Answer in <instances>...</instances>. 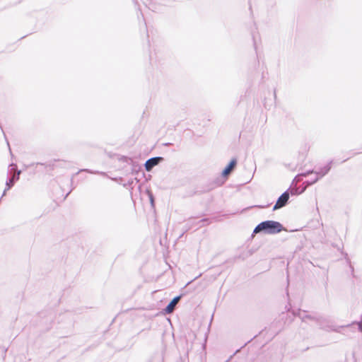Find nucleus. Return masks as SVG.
Masks as SVG:
<instances>
[{
    "label": "nucleus",
    "instance_id": "dca6fc26",
    "mask_svg": "<svg viewBox=\"0 0 362 362\" xmlns=\"http://www.w3.org/2000/svg\"><path fill=\"white\" fill-rule=\"evenodd\" d=\"M11 170H14L13 165H11Z\"/></svg>",
    "mask_w": 362,
    "mask_h": 362
},
{
    "label": "nucleus",
    "instance_id": "9d476101",
    "mask_svg": "<svg viewBox=\"0 0 362 362\" xmlns=\"http://www.w3.org/2000/svg\"><path fill=\"white\" fill-rule=\"evenodd\" d=\"M20 173H21V171H18L16 175H14L13 176V177L9 180V182L6 183L8 188H10L11 186L13 185V182L14 179H18V176H19Z\"/></svg>",
    "mask_w": 362,
    "mask_h": 362
},
{
    "label": "nucleus",
    "instance_id": "4468645a",
    "mask_svg": "<svg viewBox=\"0 0 362 362\" xmlns=\"http://www.w3.org/2000/svg\"><path fill=\"white\" fill-rule=\"evenodd\" d=\"M358 329L361 332H362V322L358 323Z\"/></svg>",
    "mask_w": 362,
    "mask_h": 362
},
{
    "label": "nucleus",
    "instance_id": "f8f14e48",
    "mask_svg": "<svg viewBox=\"0 0 362 362\" xmlns=\"http://www.w3.org/2000/svg\"><path fill=\"white\" fill-rule=\"evenodd\" d=\"M313 173V170H308L305 173H302L299 174L298 176H296V178H298V177H306Z\"/></svg>",
    "mask_w": 362,
    "mask_h": 362
},
{
    "label": "nucleus",
    "instance_id": "39448f33",
    "mask_svg": "<svg viewBox=\"0 0 362 362\" xmlns=\"http://www.w3.org/2000/svg\"><path fill=\"white\" fill-rule=\"evenodd\" d=\"M237 165V159L233 158L229 163L225 167V168L223 170L221 175L223 177H228L231 172L235 169V168Z\"/></svg>",
    "mask_w": 362,
    "mask_h": 362
},
{
    "label": "nucleus",
    "instance_id": "0eeeda50",
    "mask_svg": "<svg viewBox=\"0 0 362 362\" xmlns=\"http://www.w3.org/2000/svg\"><path fill=\"white\" fill-rule=\"evenodd\" d=\"M117 160L119 163L123 164V165L122 166L123 169L129 168L133 162L131 158L119 155L117 156Z\"/></svg>",
    "mask_w": 362,
    "mask_h": 362
},
{
    "label": "nucleus",
    "instance_id": "1a4fd4ad",
    "mask_svg": "<svg viewBox=\"0 0 362 362\" xmlns=\"http://www.w3.org/2000/svg\"><path fill=\"white\" fill-rule=\"evenodd\" d=\"M298 316L303 320H305V318H308V319H314L315 317H312L311 315H305V311H299L298 312Z\"/></svg>",
    "mask_w": 362,
    "mask_h": 362
},
{
    "label": "nucleus",
    "instance_id": "20e7f679",
    "mask_svg": "<svg viewBox=\"0 0 362 362\" xmlns=\"http://www.w3.org/2000/svg\"><path fill=\"white\" fill-rule=\"evenodd\" d=\"M163 160L164 158L161 156L152 157L146 161L144 164L145 170L147 172H151L155 166L158 165Z\"/></svg>",
    "mask_w": 362,
    "mask_h": 362
},
{
    "label": "nucleus",
    "instance_id": "f03ea898",
    "mask_svg": "<svg viewBox=\"0 0 362 362\" xmlns=\"http://www.w3.org/2000/svg\"><path fill=\"white\" fill-rule=\"evenodd\" d=\"M332 161H330L325 166L320 168V170L319 171L313 170V173L315 174V177H314V180H312L311 181H307L308 185H312L316 183L321 177H322L325 175H327L332 168Z\"/></svg>",
    "mask_w": 362,
    "mask_h": 362
},
{
    "label": "nucleus",
    "instance_id": "7ed1b4c3",
    "mask_svg": "<svg viewBox=\"0 0 362 362\" xmlns=\"http://www.w3.org/2000/svg\"><path fill=\"white\" fill-rule=\"evenodd\" d=\"M289 189L286 190L284 193H282L279 197L277 199V201L274 206H273V211H276L279 209L284 206H285L288 202L290 197V193L288 192Z\"/></svg>",
    "mask_w": 362,
    "mask_h": 362
},
{
    "label": "nucleus",
    "instance_id": "9b49d317",
    "mask_svg": "<svg viewBox=\"0 0 362 362\" xmlns=\"http://www.w3.org/2000/svg\"><path fill=\"white\" fill-rule=\"evenodd\" d=\"M252 255V252L250 251H247L244 252L243 255H240L239 256V258H242L243 259H245V258L248 257Z\"/></svg>",
    "mask_w": 362,
    "mask_h": 362
},
{
    "label": "nucleus",
    "instance_id": "423d86ee",
    "mask_svg": "<svg viewBox=\"0 0 362 362\" xmlns=\"http://www.w3.org/2000/svg\"><path fill=\"white\" fill-rule=\"evenodd\" d=\"M181 296H177L175 297H174L170 301V303L167 305V306L164 308V311L166 314H170L171 313H173V311L174 310L176 305L177 304V303L179 302V300H180L181 298Z\"/></svg>",
    "mask_w": 362,
    "mask_h": 362
},
{
    "label": "nucleus",
    "instance_id": "ddd939ff",
    "mask_svg": "<svg viewBox=\"0 0 362 362\" xmlns=\"http://www.w3.org/2000/svg\"><path fill=\"white\" fill-rule=\"evenodd\" d=\"M149 199H150L151 205H153L154 199H153V194L151 193H149Z\"/></svg>",
    "mask_w": 362,
    "mask_h": 362
},
{
    "label": "nucleus",
    "instance_id": "6e6552de",
    "mask_svg": "<svg viewBox=\"0 0 362 362\" xmlns=\"http://www.w3.org/2000/svg\"><path fill=\"white\" fill-rule=\"evenodd\" d=\"M115 182H118L119 184L122 185L124 187L129 188L134 182L133 180H129L127 182L122 183V180L121 178L117 179L116 177L114 178Z\"/></svg>",
    "mask_w": 362,
    "mask_h": 362
},
{
    "label": "nucleus",
    "instance_id": "f257e3e1",
    "mask_svg": "<svg viewBox=\"0 0 362 362\" xmlns=\"http://www.w3.org/2000/svg\"><path fill=\"white\" fill-rule=\"evenodd\" d=\"M284 226L279 221L267 220L264 221L255 228L253 234L263 233L264 234H276L284 230Z\"/></svg>",
    "mask_w": 362,
    "mask_h": 362
},
{
    "label": "nucleus",
    "instance_id": "2eb2a0df",
    "mask_svg": "<svg viewBox=\"0 0 362 362\" xmlns=\"http://www.w3.org/2000/svg\"><path fill=\"white\" fill-rule=\"evenodd\" d=\"M269 205H267V206H262V205H258V206H256L257 208L259 209H263V208H265V207H267Z\"/></svg>",
    "mask_w": 362,
    "mask_h": 362
}]
</instances>
